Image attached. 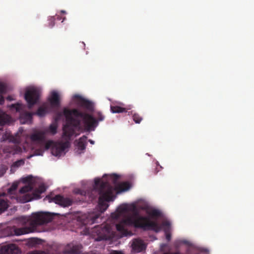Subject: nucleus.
<instances>
[{"label":"nucleus","instance_id":"1","mask_svg":"<svg viewBox=\"0 0 254 254\" xmlns=\"http://www.w3.org/2000/svg\"><path fill=\"white\" fill-rule=\"evenodd\" d=\"M63 115L66 121L64 125V137L67 139L75 134L76 130H80L82 128V123L85 130L93 131L99 122L103 121L105 119V116L100 111H95L93 117L77 109L64 108Z\"/></svg>","mask_w":254,"mask_h":254},{"label":"nucleus","instance_id":"2","mask_svg":"<svg viewBox=\"0 0 254 254\" xmlns=\"http://www.w3.org/2000/svg\"><path fill=\"white\" fill-rule=\"evenodd\" d=\"M129 210L132 212V214L123 219L119 223L116 225L117 230L123 236L127 235V230L126 228L127 226H133L135 228L151 230L156 232L160 231V227L158 223L151 221L148 217L140 216L134 205H132L130 208H128L126 205H121L117 209L116 212L111 214V216L113 218L117 219Z\"/></svg>","mask_w":254,"mask_h":254},{"label":"nucleus","instance_id":"3","mask_svg":"<svg viewBox=\"0 0 254 254\" xmlns=\"http://www.w3.org/2000/svg\"><path fill=\"white\" fill-rule=\"evenodd\" d=\"M19 222L23 226L14 229L16 235H21L34 232L38 226L48 222V212H37L29 216H22L19 218Z\"/></svg>","mask_w":254,"mask_h":254},{"label":"nucleus","instance_id":"4","mask_svg":"<svg viewBox=\"0 0 254 254\" xmlns=\"http://www.w3.org/2000/svg\"><path fill=\"white\" fill-rule=\"evenodd\" d=\"M119 178V176L115 174L111 175L109 176V181H111L116 187L115 188L108 189V191H106L105 193L99 197L98 206L100 213L104 212L109 207V204L107 202L114 199L113 193L114 190L122 191L127 190L129 188V185L127 182L118 184Z\"/></svg>","mask_w":254,"mask_h":254},{"label":"nucleus","instance_id":"5","mask_svg":"<svg viewBox=\"0 0 254 254\" xmlns=\"http://www.w3.org/2000/svg\"><path fill=\"white\" fill-rule=\"evenodd\" d=\"M110 188L113 189L114 188L110 184L108 181H104L100 179L96 178L93 188L87 190L77 189L74 190V192L84 196L85 200H94L98 196L99 197L102 194L105 193ZM82 199L84 200V198H82Z\"/></svg>","mask_w":254,"mask_h":254},{"label":"nucleus","instance_id":"6","mask_svg":"<svg viewBox=\"0 0 254 254\" xmlns=\"http://www.w3.org/2000/svg\"><path fill=\"white\" fill-rule=\"evenodd\" d=\"M47 135V129L36 130L30 135V138L31 140L33 142L39 144L40 145V148L36 151L37 155H43L44 151L48 150Z\"/></svg>","mask_w":254,"mask_h":254},{"label":"nucleus","instance_id":"7","mask_svg":"<svg viewBox=\"0 0 254 254\" xmlns=\"http://www.w3.org/2000/svg\"><path fill=\"white\" fill-rule=\"evenodd\" d=\"M64 127H63V135L62 138L65 140L64 142H54L53 141L49 139V149L51 147V152L53 155L56 156H60L64 153L65 149L68 147L69 142L71 140V136L70 139H67L64 138Z\"/></svg>","mask_w":254,"mask_h":254},{"label":"nucleus","instance_id":"8","mask_svg":"<svg viewBox=\"0 0 254 254\" xmlns=\"http://www.w3.org/2000/svg\"><path fill=\"white\" fill-rule=\"evenodd\" d=\"M12 111H16L20 113V121L21 124H30L32 122L33 114L28 112H24L25 106L20 103L11 104L8 106Z\"/></svg>","mask_w":254,"mask_h":254},{"label":"nucleus","instance_id":"9","mask_svg":"<svg viewBox=\"0 0 254 254\" xmlns=\"http://www.w3.org/2000/svg\"><path fill=\"white\" fill-rule=\"evenodd\" d=\"M95 230H97L98 232V236L96 238L97 241L110 240L114 236L113 229L110 224H106L98 226L95 227Z\"/></svg>","mask_w":254,"mask_h":254},{"label":"nucleus","instance_id":"10","mask_svg":"<svg viewBox=\"0 0 254 254\" xmlns=\"http://www.w3.org/2000/svg\"><path fill=\"white\" fill-rule=\"evenodd\" d=\"M40 96V90L35 87H29L26 89L24 98L26 101L29 108L36 104L39 99Z\"/></svg>","mask_w":254,"mask_h":254},{"label":"nucleus","instance_id":"11","mask_svg":"<svg viewBox=\"0 0 254 254\" xmlns=\"http://www.w3.org/2000/svg\"><path fill=\"white\" fill-rule=\"evenodd\" d=\"M46 190L45 186L41 184L39 186L38 188L35 189L32 192L33 196L32 197L29 194L23 195L20 200H22L23 202H26L31 201L33 198H39L40 197L41 193Z\"/></svg>","mask_w":254,"mask_h":254},{"label":"nucleus","instance_id":"12","mask_svg":"<svg viewBox=\"0 0 254 254\" xmlns=\"http://www.w3.org/2000/svg\"><path fill=\"white\" fill-rule=\"evenodd\" d=\"M58 110L61 106V97L59 93L57 91H52L49 97V106Z\"/></svg>","mask_w":254,"mask_h":254},{"label":"nucleus","instance_id":"13","mask_svg":"<svg viewBox=\"0 0 254 254\" xmlns=\"http://www.w3.org/2000/svg\"><path fill=\"white\" fill-rule=\"evenodd\" d=\"M100 213L97 214H84L78 218V221L81 222L83 225L92 224L97 222V219L99 218Z\"/></svg>","mask_w":254,"mask_h":254},{"label":"nucleus","instance_id":"14","mask_svg":"<svg viewBox=\"0 0 254 254\" xmlns=\"http://www.w3.org/2000/svg\"><path fill=\"white\" fill-rule=\"evenodd\" d=\"M54 202L64 207L71 206L73 203V200L69 197H64L61 195H57L54 198Z\"/></svg>","mask_w":254,"mask_h":254},{"label":"nucleus","instance_id":"15","mask_svg":"<svg viewBox=\"0 0 254 254\" xmlns=\"http://www.w3.org/2000/svg\"><path fill=\"white\" fill-rule=\"evenodd\" d=\"M19 252L18 247L13 244L3 245L0 249V254H17Z\"/></svg>","mask_w":254,"mask_h":254},{"label":"nucleus","instance_id":"16","mask_svg":"<svg viewBox=\"0 0 254 254\" xmlns=\"http://www.w3.org/2000/svg\"><path fill=\"white\" fill-rule=\"evenodd\" d=\"M73 98L79 100L78 104L81 107L89 112H92L93 111L94 105L92 102L82 98L79 95H74Z\"/></svg>","mask_w":254,"mask_h":254},{"label":"nucleus","instance_id":"17","mask_svg":"<svg viewBox=\"0 0 254 254\" xmlns=\"http://www.w3.org/2000/svg\"><path fill=\"white\" fill-rule=\"evenodd\" d=\"M23 181L25 183H27V185L20 189L19 192L20 193L23 194L34 190V187L33 185V178L32 176H27V177L23 179Z\"/></svg>","mask_w":254,"mask_h":254},{"label":"nucleus","instance_id":"18","mask_svg":"<svg viewBox=\"0 0 254 254\" xmlns=\"http://www.w3.org/2000/svg\"><path fill=\"white\" fill-rule=\"evenodd\" d=\"M131 248L133 252L138 253L145 250L146 246L142 240L136 239L132 241Z\"/></svg>","mask_w":254,"mask_h":254},{"label":"nucleus","instance_id":"19","mask_svg":"<svg viewBox=\"0 0 254 254\" xmlns=\"http://www.w3.org/2000/svg\"><path fill=\"white\" fill-rule=\"evenodd\" d=\"M81 246L79 245H73L72 243L67 245L64 250V254H79L80 253Z\"/></svg>","mask_w":254,"mask_h":254},{"label":"nucleus","instance_id":"20","mask_svg":"<svg viewBox=\"0 0 254 254\" xmlns=\"http://www.w3.org/2000/svg\"><path fill=\"white\" fill-rule=\"evenodd\" d=\"M87 136L83 135L76 141L77 142L76 146L79 150L83 151L85 149L87 145Z\"/></svg>","mask_w":254,"mask_h":254},{"label":"nucleus","instance_id":"21","mask_svg":"<svg viewBox=\"0 0 254 254\" xmlns=\"http://www.w3.org/2000/svg\"><path fill=\"white\" fill-rule=\"evenodd\" d=\"M11 117L4 112L0 109V125L3 126L10 122Z\"/></svg>","mask_w":254,"mask_h":254},{"label":"nucleus","instance_id":"22","mask_svg":"<svg viewBox=\"0 0 254 254\" xmlns=\"http://www.w3.org/2000/svg\"><path fill=\"white\" fill-rule=\"evenodd\" d=\"M6 91V87L4 84L0 82V105L4 103V99L3 94Z\"/></svg>","mask_w":254,"mask_h":254},{"label":"nucleus","instance_id":"23","mask_svg":"<svg viewBox=\"0 0 254 254\" xmlns=\"http://www.w3.org/2000/svg\"><path fill=\"white\" fill-rule=\"evenodd\" d=\"M146 213L153 218H157L161 216V212L157 209H152L150 210H147Z\"/></svg>","mask_w":254,"mask_h":254},{"label":"nucleus","instance_id":"24","mask_svg":"<svg viewBox=\"0 0 254 254\" xmlns=\"http://www.w3.org/2000/svg\"><path fill=\"white\" fill-rule=\"evenodd\" d=\"M111 111L113 113H120L127 111L126 108L118 106H111Z\"/></svg>","mask_w":254,"mask_h":254},{"label":"nucleus","instance_id":"25","mask_svg":"<svg viewBox=\"0 0 254 254\" xmlns=\"http://www.w3.org/2000/svg\"><path fill=\"white\" fill-rule=\"evenodd\" d=\"M8 207L7 202L3 199L0 198V214L6 210Z\"/></svg>","mask_w":254,"mask_h":254},{"label":"nucleus","instance_id":"26","mask_svg":"<svg viewBox=\"0 0 254 254\" xmlns=\"http://www.w3.org/2000/svg\"><path fill=\"white\" fill-rule=\"evenodd\" d=\"M132 119L136 124H139L142 120V118L138 113H134L132 115Z\"/></svg>","mask_w":254,"mask_h":254},{"label":"nucleus","instance_id":"27","mask_svg":"<svg viewBox=\"0 0 254 254\" xmlns=\"http://www.w3.org/2000/svg\"><path fill=\"white\" fill-rule=\"evenodd\" d=\"M57 127L56 125H51L49 126V133H51L55 134L57 132Z\"/></svg>","mask_w":254,"mask_h":254},{"label":"nucleus","instance_id":"28","mask_svg":"<svg viewBox=\"0 0 254 254\" xmlns=\"http://www.w3.org/2000/svg\"><path fill=\"white\" fill-rule=\"evenodd\" d=\"M18 187V184L17 183H14L12 184L11 186L8 189V192L10 194H12L14 191H15Z\"/></svg>","mask_w":254,"mask_h":254},{"label":"nucleus","instance_id":"29","mask_svg":"<svg viewBox=\"0 0 254 254\" xmlns=\"http://www.w3.org/2000/svg\"><path fill=\"white\" fill-rule=\"evenodd\" d=\"M46 113V109L43 108L42 107H40L38 109L36 114H37L39 116H44Z\"/></svg>","mask_w":254,"mask_h":254},{"label":"nucleus","instance_id":"30","mask_svg":"<svg viewBox=\"0 0 254 254\" xmlns=\"http://www.w3.org/2000/svg\"><path fill=\"white\" fill-rule=\"evenodd\" d=\"M59 215V214H58V213H51V212H49V215H48L49 223L53 221L54 216H58Z\"/></svg>","mask_w":254,"mask_h":254},{"label":"nucleus","instance_id":"31","mask_svg":"<svg viewBox=\"0 0 254 254\" xmlns=\"http://www.w3.org/2000/svg\"><path fill=\"white\" fill-rule=\"evenodd\" d=\"M56 18L55 17H51L49 18V27H53L55 25V21Z\"/></svg>","mask_w":254,"mask_h":254},{"label":"nucleus","instance_id":"32","mask_svg":"<svg viewBox=\"0 0 254 254\" xmlns=\"http://www.w3.org/2000/svg\"><path fill=\"white\" fill-rule=\"evenodd\" d=\"M166 234V239L168 241H170L171 239V234L169 232V230H165Z\"/></svg>","mask_w":254,"mask_h":254},{"label":"nucleus","instance_id":"33","mask_svg":"<svg viewBox=\"0 0 254 254\" xmlns=\"http://www.w3.org/2000/svg\"><path fill=\"white\" fill-rule=\"evenodd\" d=\"M24 164L23 161H22V160H18V161H16L14 163V165L15 166L18 167V166H20L21 164Z\"/></svg>","mask_w":254,"mask_h":254},{"label":"nucleus","instance_id":"34","mask_svg":"<svg viewBox=\"0 0 254 254\" xmlns=\"http://www.w3.org/2000/svg\"><path fill=\"white\" fill-rule=\"evenodd\" d=\"M28 254H46L45 252H39V251H34Z\"/></svg>","mask_w":254,"mask_h":254},{"label":"nucleus","instance_id":"35","mask_svg":"<svg viewBox=\"0 0 254 254\" xmlns=\"http://www.w3.org/2000/svg\"><path fill=\"white\" fill-rule=\"evenodd\" d=\"M163 225L166 227H170V223L169 221H165L163 223Z\"/></svg>","mask_w":254,"mask_h":254},{"label":"nucleus","instance_id":"36","mask_svg":"<svg viewBox=\"0 0 254 254\" xmlns=\"http://www.w3.org/2000/svg\"><path fill=\"white\" fill-rule=\"evenodd\" d=\"M110 254H123V253L121 252L114 251L111 252Z\"/></svg>","mask_w":254,"mask_h":254},{"label":"nucleus","instance_id":"37","mask_svg":"<svg viewBox=\"0 0 254 254\" xmlns=\"http://www.w3.org/2000/svg\"><path fill=\"white\" fill-rule=\"evenodd\" d=\"M201 251L202 252H205V253H208V250L207 249H205V248H202L201 250Z\"/></svg>","mask_w":254,"mask_h":254},{"label":"nucleus","instance_id":"38","mask_svg":"<svg viewBox=\"0 0 254 254\" xmlns=\"http://www.w3.org/2000/svg\"><path fill=\"white\" fill-rule=\"evenodd\" d=\"M6 99L9 101H12L13 100V99L12 98V97L11 96H7V97L6 98Z\"/></svg>","mask_w":254,"mask_h":254},{"label":"nucleus","instance_id":"39","mask_svg":"<svg viewBox=\"0 0 254 254\" xmlns=\"http://www.w3.org/2000/svg\"><path fill=\"white\" fill-rule=\"evenodd\" d=\"M89 142L92 144H93L94 143V141L91 139H89Z\"/></svg>","mask_w":254,"mask_h":254},{"label":"nucleus","instance_id":"40","mask_svg":"<svg viewBox=\"0 0 254 254\" xmlns=\"http://www.w3.org/2000/svg\"><path fill=\"white\" fill-rule=\"evenodd\" d=\"M48 198H49V202H51V201L50 200V195H49Z\"/></svg>","mask_w":254,"mask_h":254},{"label":"nucleus","instance_id":"41","mask_svg":"<svg viewBox=\"0 0 254 254\" xmlns=\"http://www.w3.org/2000/svg\"><path fill=\"white\" fill-rule=\"evenodd\" d=\"M11 141L13 142H16V141L15 139H13V140H11Z\"/></svg>","mask_w":254,"mask_h":254},{"label":"nucleus","instance_id":"42","mask_svg":"<svg viewBox=\"0 0 254 254\" xmlns=\"http://www.w3.org/2000/svg\"><path fill=\"white\" fill-rule=\"evenodd\" d=\"M49 250H50V246L49 245ZM48 254H50L49 252Z\"/></svg>","mask_w":254,"mask_h":254},{"label":"nucleus","instance_id":"43","mask_svg":"<svg viewBox=\"0 0 254 254\" xmlns=\"http://www.w3.org/2000/svg\"><path fill=\"white\" fill-rule=\"evenodd\" d=\"M47 198H48V196H46L45 198H44V199H46Z\"/></svg>","mask_w":254,"mask_h":254},{"label":"nucleus","instance_id":"44","mask_svg":"<svg viewBox=\"0 0 254 254\" xmlns=\"http://www.w3.org/2000/svg\"><path fill=\"white\" fill-rule=\"evenodd\" d=\"M82 44H83L84 45H85V44H84V42H82Z\"/></svg>","mask_w":254,"mask_h":254}]
</instances>
